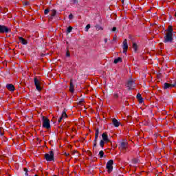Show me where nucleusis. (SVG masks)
<instances>
[{"mask_svg":"<svg viewBox=\"0 0 176 176\" xmlns=\"http://www.w3.org/2000/svg\"><path fill=\"white\" fill-rule=\"evenodd\" d=\"M67 117H68V116L67 115V113H65V112H63L62 113L61 116L58 120V123H60L61 122V120H63V119H65V118H67Z\"/></svg>","mask_w":176,"mask_h":176,"instance_id":"f8f14e48","label":"nucleus"},{"mask_svg":"<svg viewBox=\"0 0 176 176\" xmlns=\"http://www.w3.org/2000/svg\"><path fill=\"white\" fill-rule=\"evenodd\" d=\"M174 41V34L173 33H166L164 37V43H171Z\"/></svg>","mask_w":176,"mask_h":176,"instance_id":"f257e3e1","label":"nucleus"},{"mask_svg":"<svg viewBox=\"0 0 176 176\" xmlns=\"http://www.w3.org/2000/svg\"><path fill=\"white\" fill-rule=\"evenodd\" d=\"M42 120L43 127H44V129H50V120H49V119L45 116L42 117Z\"/></svg>","mask_w":176,"mask_h":176,"instance_id":"f03ea898","label":"nucleus"},{"mask_svg":"<svg viewBox=\"0 0 176 176\" xmlns=\"http://www.w3.org/2000/svg\"><path fill=\"white\" fill-rule=\"evenodd\" d=\"M121 1H122V3H124V0H121Z\"/></svg>","mask_w":176,"mask_h":176,"instance_id":"58836bf2","label":"nucleus"},{"mask_svg":"<svg viewBox=\"0 0 176 176\" xmlns=\"http://www.w3.org/2000/svg\"><path fill=\"white\" fill-rule=\"evenodd\" d=\"M127 87L129 90L131 89H134L135 87V84L134 83V81L133 80H130L127 82Z\"/></svg>","mask_w":176,"mask_h":176,"instance_id":"0eeeda50","label":"nucleus"},{"mask_svg":"<svg viewBox=\"0 0 176 176\" xmlns=\"http://www.w3.org/2000/svg\"><path fill=\"white\" fill-rule=\"evenodd\" d=\"M6 87L8 90H10V91H14V86L12 84H8L6 85Z\"/></svg>","mask_w":176,"mask_h":176,"instance_id":"ddd939ff","label":"nucleus"},{"mask_svg":"<svg viewBox=\"0 0 176 176\" xmlns=\"http://www.w3.org/2000/svg\"><path fill=\"white\" fill-rule=\"evenodd\" d=\"M122 49L124 54H126L127 50L129 49V45L127 44V40H124L122 43Z\"/></svg>","mask_w":176,"mask_h":176,"instance_id":"423d86ee","label":"nucleus"},{"mask_svg":"<svg viewBox=\"0 0 176 176\" xmlns=\"http://www.w3.org/2000/svg\"><path fill=\"white\" fill-rule=\"evenodd\" d=\"M176 86V81L174 84H168L167 82L164 84V89L166 90V89H171L172 87H175Z\"/></svg>","mask_w":176,"mask_h":176,"instance_id":"6e6552de","label":"nucleus"},{"mask_svg":"<svg viewBox=\"0 0 176 176\" xmlns=\"http://www.w3.org/2000/svg\"><path fill=\"white\" fill-rule=\"evenodd\" d=\"M34 85L36 86V90H38V91H41V90H42V82H41L39 81V80H38L37 78L34 79Z\"/></svg>","mask_w":176,"mask_h":176,"instance_id":"39448f33","label":"nucleus"},{"mask_svg":"<svg viewBox=\"0 0 176 176\" xmlns=\"http://www.w3.org/2000/svg\"><path fill=\"white\" fill-rule=\"evenodd\" d=\"M127 148V142H122L120 144V149H122V151H124Z\"/></svg>","mask_w":176,"mask_h":176,"instance_id":"9b49d317","label":"nucleus"},{"mask_svg":"<svg viewBox=\"0 0 176 176\" xmlns=\"http://www.w3.org/2000/svg\"><path fill=\"white\" fill-rule=\"evenodd\" d=\"M104 144H105V142H104V140H100V146L102 148H104Z\"/></svg>","mask_w":176,"mask_h":176,"instance_id":"5701e85b","label":"nucleus"},{"mask_svg":"<svg viewBox=\"0 0 176 176\" xmlns=\"http://www.w3.org/2000/svg\"><path fill=\"white\" fill-rule=\"evenodd\" d=\"M166 31V34H173V26L169 25L168 27V29Z\"/></svg>","mask_w":176,"mask_h":176,"instance_id":"dca6fc26","label":"nucleus"},{"mask_svg":"<svg viewBox=\"0 0 176 176\" xmlns=\"http://www.w3.org/2000/svg\"><path fill=\"white\" fill-rule=\"evenodd\" d=\"M132 163H133V164H137V163H140V160H138V159H133L132 160Z\"/></svg>","mask_w":176,"mask_h":176,"instance_id":"4be33fe9","label":"nucleus"},{"mask_svg":"<svg viewBox=\"0 0 176 176\" xmlns=\"http://www.w3.org/2000/svg\"><path fill=\"white\" fill-rule=\"evenodd\" d=\"M102 138L103 141H104L105 142H109V139L108 138V135L106 133H103L102 135Z\"/></svg>","mask_w":176,"mask_h":176,"instance_id":"4468645a","label":"nucleus"},{"mask_svg":"<svg viewBox=\"0 0 176 176\" xmlns=\"http://www.w3.org/2000/svg\"><path fill=\"white\" fill-rule=\"evenodd\" d=\"M113 41H116V37H113Z\"/></svg>","mask_w":176,"mask_h":176,"instance_id":"4c0bfd02","label":"nucleus"},{"mask_svg":"<svg viewBox=\"0 0 176 176\" xmlns=\"http://www.w3.org/2000/svg\"><path fill=\"white\" fill-rule=\"evenodd\" d=\"M56 11L55 10H52V16L54 17L56 16Z\"/></svg>","mask_w":176,"mask_h":176,"instance_id":"a878e982","label":"nucleus"},{"mask_svg":"<svg viewBox=\"0 0 176 176\" xmlns=\"http://www.w3.org/2000/svg\"><path fill=\"white\" fill-rule=\"evenodd\" d=\"M25 6H27L30 5V3L25 2Z\"/></svg>","mask_w":176,"mask_h":176,"instance_id":"f704fd0d","label":"nucleus"},{"mask_svg":"<svg viewBox=\"0 0 176 176\" xmlns=\"http://www.w3.org/2000/svg\"><path fill=\"white\" fill-rule=\"evenodd\" d=\"M70 56L69 52H66V57H69Z\"/></svg>","mask_w":176,"mask_h":176,"instance_id":"473e14b6","label":"nucleus"},{"mask_svg":"<svg viewBox=\"0 0 176 176\" xmlns=\"http://www.w3.org/2000/svg\"><path fill=\"white\" fill-rule=\"evenodd\" d=\"M72 31V27L69 26V28H67V32L69 34V32H71Z\"/></svg>","mask_w":176,"mask_h":176,"instance_id":"bb28decb","label":"nucleus"},{"mask_svg":"<svg viewBox=\"0 0 176 176\" xmlns=\"http://www.w3.org/2000/svg\"><path fill=\"white\" fill-rule=\"evenodd\" d=\"M89 30H90V24L87 25V26L85 27L86 32H87V31H89Z\"/></svg>","mask_w":176,"mask_h":176,"instance_id":"393cba45","label":"nucleus"},{"mask_svg":"<svg viewBox=\"0 0 176 176\" xmlns=\"http://www.w3.org/2000/svg\"><path fill=\"white\" fill-rule=\"evenodd\" d=\"M69 91H71V93H74V84H72V82L70 83Z\"/></svg>","mask_w":176,"mask_h":176,"instance_id":"412c9836","label":"nucleus"},{"mask_svg":"<svg viewBox=\"0 0 176 176\" xmlns=\"http://www.w3.org/2000/svg\"><path fill=\"white\" fill-rule=\"evenodd\" d=\"M95 27H96V29L97 31L104 30V28H102V27H101L100 25H96Z\"/></svg>","mask_w":176,"mask_h":176,"instance_id":"aec40b11","label":"nucleus"},{"mask_svg":"<svg viewBox=\"0 0 176 176\" xmlns=\"http://www.w3.org/2000/svg\"><path fill=\"white\" fill-rule=\"evenodd\" d=\"M112 31H113V32H115V31H116V27H113V28H112Z\"/></svg>","mask_w":176,"mask_h":176,"instance_id":"72a5a7b5","label":"nucleus"},{"mask_svg":"<svg viewBox=\"0 0 176 176\" xmlns=\"http://www.w3.org/2000/svg\"><path fill=\"white\" fill-rule=\"evenodd\" d=\"M133 47L134 52H137V50H138V46L137 45V43H133Z\"/></svg>","mask_w":176,"mask_h":176,"instance_id":"6ab92c4d","label":"nucleus"},{"mask_svg":"<svg viewBox=\"0 0 176 176\" xmlns=\"http://www.w3.org/2000/svg\"><path fill=\"white\" fill-rule=\"evenodd\" d=\"M97 146V141L95 142L94 144V146Z\"/></svg>","mask_w":176,"mask_h":176,"instance_id":"e433bc0d","label":"nucleus"},{"mask_svg":"<svg viewBox=\"0 0 176 176\" xmlns=\"http://www.w3.org/2000/svg\"><path fill=\"white\" fill-rule=\"evenodd\" d=\"M49 12H50V10L49 9H45L44 11L45 14H48Z\"/></svg>","mask_w":176,"mask_h":176,"instance_id":"cd10ccee","label":"nucleus"},{"mask_svg":"<svg viewBox=\"0 0 176 176\" xmlns=\"http://www.w3.org/2000/svg\"><path fill=\"white\" fill-rule=\"evenodd\" d=\"M98 134H100V132L98 131V129H97L96 131V133H95V142L97 141L98 138Z\"/></svg>","mask_w":176,"mask_h":176,"instance_id":"a211bd4d","label":"nucleus"},{"mask_svg":"<svg viewBox=\"0 0 176 176\" xmlns=\"http://www.w3.org/2000/svg\"><path fill=\"white\" fill-rule=\"evenodd\" d=\"M137 98H138V100L142 98V96H141V94H138V95H137Z\"/></svg>","mask_w":176,"mask_h":176,"instance_id":"c85d7f7f","label":"nucleus"},{"mask_svg":"<svg viewBox=\"0 0 176 176\" xmlns=\"http://www.w3.org/2000/svg\"><path fill=\"white\" fill-rule=\"evenodd\" d=\"M24 171H25V175H28V170H27V168H24Z\"/></svg>","mask_w":176,"mask_h":176,"instance_id":"2f4dec72","label":"nucleus"},{"mask_svg":"<svg viewBox=\"0 0 176 176\" xmlns=\"http://www.w3.org/2000/svg\"><path fill=\"white\" fill-rule=\"evenodd\" d=\"M139 102H140V104H142V102H144V99L142 98L139 99Z\"/></svg>","mask_w":176,"mask_h":176,"instance_id":"7c9ffc66","label":"nucleus"},{"mask_svg":"<svg viewBox=\"0 0 176 176\" xmlns=\"http://www.w3.org/2000/svg\"><path fill=\"white\" fill-rule=\"evenodd\" d=\"M108 42V38H104V43H107Z\"/></svg>","mask_w":176,"mask_h":176,"instance_id":"c9c22d12","label":"nucleus"},{"mask_svg":"<svg viewBox=\"0 0 176 176\" xmlns=\"http://www.w3.org/2000/svg\"><path fill=\"white\" fill-rule=\"evenodd\" d=\"M69 20H72V19H74V15H72V14H70L69 15Z\"/></svg>","mask_w":176,"mask_h":176,"instance_id":"c756f323","label":"nucleus"},{"mask_svg":"<svg viewBox=\"0 0 176 176\" xmlns=\"http://www.w3.org/2000/svg\"><path fill=\"white\" fill-rule=\"evenodd\" d=\"M19 39L22 45H27V43H28L27 40L24 39L23 37H19Z\"/></svg>","mask_w":176,"mask_h":176,"instance_id":"2eb2a0df","label":"nucleus"},{"mask_svg":"<svg viewBox=\"0 0 176 176\" xmlns=\"http://www.w3.org/2000/svg\"><path fill=\"white\" fill-rule=\"evenodd\" d=\"M0 32H6V34H8V32H9V28H8V27L5 25H0Z\"/></svg>","mask_w":176,"mask_h":176,"instance_id":"1a4fd4ad","label":"nucleus"},{"mask_svg":"<svg viewBox=\"0 0 176 176\" xmlns=\"http://www.w3.org/2000/svg\"><path fill=\"white\" fill-rule=\"evenodd\" d=\"M99 156H100V157H104V151H100L99 152Z\"/></svg>","mask_w":176,"mask_h":176,"instance_id":"b1692460","label":"nucleus"},{"mask_svg":"<svg viewBox=\"0 0 176 176\" xmlns=\"http://www.w3.org/2000/svg\"><path fill=\"white\" fill-rule=\"evenodd\" d=\"M112 123L115 127H119V126H120V122H119L116 118L112 119Z\"/></svg>","mask_w":176,"mask_h":176,"instance_id":"9d476101","label":"nucleus"},{"mask_svg":"<svg viewBox=\"0 0 176 176\" xmlns=\"http://www.w3.org/2000/svg\"><path fill=\"white\" fill-rule=\"evenodd\" d=\"M65 155H66V156H68L69 154V153H67H67H65Z\"/></svg>","mask_w":176,"mask_h":176,"instance_id":"ea45409f","label":"nucleus"},{"mask_svg":"<svg viewBox=\"0 0 176 176\" xmlns=\"http://www.w3.org/2000/svg\"><path fill=\"white\" fill-rule=\"evenodd\" d=\"M113 160H110L107 163L106 168H107L108 173H112V170H113Z\"/></svg>","mask_w":176,"mask_h":176,"instance_id":"20e7f679","label":"nucleus"},{"mask_svg":"<svg viewBox=\"0 0 176 176\" xmlns=\"http://www.w3.org/2000/svg\"><path fill=\"white\" fill-rule=\"evenodd\" d=\"M118 63H122V58L118 57L114 60V64H118Z\"/></svg>","mask_w":176,"mask_h":176,"instance_id":"f3484780","label":"nucleus"},{"mask_svg":"<svg viewBox=\"0 0 176 176\" xmlns=\"http://www.w3.org/2000/svg\"><path fill=\"white\" fill-rule=\"evenodd\" d=\"M45 158L47 162H52V160H54V153L51 151L49 153L45 154Z\"/></svg>","mask_w":176,"mask_h":176,"instance_id":"7ed1b4c3","label":"nucleus"},{"mask_svg":"<svg viewBox=\"0 0 176 176\" xmlns=\"http://www.w3.org/2000/svg\"><path fill=\"white\" fill-rule=\"evenodd\" d=\"M35 176H38V175H35Z\"/></svg>","mask_w":176,"mask_h":176,"instance_id":"a19ab883","label":"nucleus"}]
</instances>
